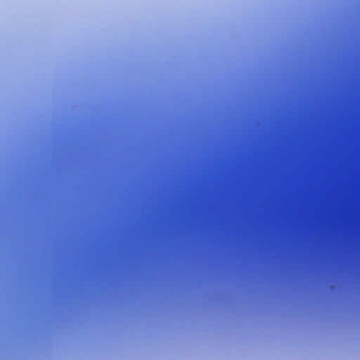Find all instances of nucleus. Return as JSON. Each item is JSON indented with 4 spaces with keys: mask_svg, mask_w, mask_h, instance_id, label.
<instances>
[{
    "mask_svg": "<svg viewBox=\"0 0 360 360\" xmlns=\"http://www.w3.org/2000/svg\"><path fill=\"white\" fill-rule=\"evenodd\" d=\"M202 113H207V111H202Z\"/></svg>",
    "mask_w": 360,
    "mask_h": 360,
    "instance_id": "7ed1b4c3",
    "label": "nucleus"
},
{
    "mask_svg": "<svg viewBox=\"0 0 360 360\" xmlns=\"http://www.w3.org/2000/svg\"><path fill=\"white\" fill-rule=\"evenodd\" d=\"M202 113H207V111H202Z\"/></svg>",
    "mask_w": 360,
    "mask_h": 360,
    "instance_id": "f03ea898",
    "label": "nucleus"
},
{
    "mask_svg": "<svg viewBox=\"0 0 360 360\" xmlns=\"http://www.w3.org/2000/svg\"><path fill=\"white\" fill-rule=\"evenodd\" d=\"M202 113H207V111H202Z\"/></svg>",
    "mask_w": 360,
    "mask_h": 360,
    "instance_id": "f257e3e1",
    "label": "nucleus"
}]
</instances>
